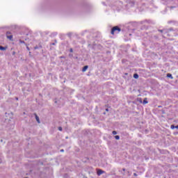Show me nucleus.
Segmentation results:
<instances>
[{"label": "nucleus", "mask_w": 178, "mask_h": 178, "mask_svg": "<svg viewBox=\"0 0 178 178\" xmlns=\"http://www.w3.org/2000/svg\"><path fill=\"white\" fill-rule=\"evenodd\" d=\"M120 31H122V29L119 26H115L112 28L111 33L112 35H115V34H119Z\"/></svg>", "instance_id": "obj_1"}, {"label": "nucleus", "mask_w": 178, "mask_h": 178, "mask_svg": "<svg viewBox=\"0 0 178 178\" xmlns=\"http://www.w3.org/2000/svg\"><path fill=\"white\" fill-rule=\"evenodd\" d=\"M10 32H7L6 35H7V38H8V40H10V41H12L13 40V35H10Z\"/></svg>", "instance_id": "obj_2"}, {"label": "nucleus", "mask_w": 178, "mask_h": 178, "mask_svg": "<svg viewBox=\"0 0 178 178\" xmlns=\"http://www.w3.org/2000/svg\"><path fill=\"white\" fill-rule=\"evenodd\" d=\"M104 173H105V171L102 170H97V176H101V175Z\"/></svg>", "instance_id": "obj_3"}, {"label": "nucleus", "mask_w": 178, "mask_h": 178, "mask_svg": "<svg viewBox=\"0 0 178 178\" xmlns=\"http://www.w3.org/2000/svg\"><path fill=\"white\" fill-rule=\"evenodd\" d=\"M87 69H88V65H86L83 67V68L82 69V72H86L87 70Z\"/></svg>", "instance_id": "obj_4"}, {"label": "nucleus", "mask_w": 178, "mask_h": 178, "mask_svg": "<svg viewBox=\"0 0 178 178\" xmlns=\"http://www.w3.org/2000/svg\"><path fill=\"white\" fill-rule=\"evenodd\" d=\"M167 77L171 79V80H173V76H172V74H167Z\"/></svg>", "instance_id": "obj_5"}, {"label": "nucleus", "mask_w": 178, "mask_h": 178, "mask_svg": "<svg viewBox=\"0 0 178 178\" xmlns=\"http://www.w3.org/2000/svg\"><path fill=\"white\" fill-rule=\"evenodd\" d=\"M147 99V97L144 99L143 102V105L148 104V101Z\"/></svg>", "instance_id": "obj_6"}, {"label": "nucleus", "mask_w": 178, "mask_h": 178, "mask_svg": "<svg viewBox=\"0 0 178 178\" xmlns=\"http://www.w3.org/2000/svg\"><path fill=\"white\" fill-rule=\"evenodd\" d=\"M35 119H36V121L38 122V123H40V118H38V115H37L35 113Z\"/></svg>", "instance_id": "obj_7"}, {"label": "nucleus", "mask_w": 178, "mask_h": 178, "mask_svg": "<svg viewBox=\"0 0 178 178\" xmlns=\"http://www.w3.org/2000/svg\"><path fill=\"white\" fill-rule=\"evenodd\" d=\"M0 51H6V47H3L2 46H0Z\"/></svg>", "instance_id": "obj_8"}, {"label": "nucleus", "mask_w": 178, "mask_h": 178, "mask_svg": "<svg viewBox=\"0 0 178 178\" xmlns=\"http://www.w3.org/2000/svg\"><path fill=\"white\" fill-rule=\"evenodd\" d=\"M134 79H138V74H134Z\"/></svg>", "instance_id": "obj_9"}, {"label": "nucleus", "mask_w": 178, "mask_h": 178, "mask_svg": "<svg viewBox=\"0 0 178 178\" xmlns=\"http://www.w3.org/2000/svg\"><path fill=\"white\" fill-rule=\"evenodd\" d=\"M115 140H120V137L119 136H115Z\"/></svg>", "instance_id": "obj_10"}, {"label": "nucleus", "mask_w": 178, "mask_h": 178, "mask_svg": "<svg viewBox=\"0 0 178 178\" xmlns=\"http://www.w3.org/2000/svg\"><path fill=\"white\" fill-rule=\"evenodd\" d=\"M113 136H116V134H118V132H116V131H113Z\"/></svg>", "instance_id": "obj_11"}, {"label": "nucleus", "mask_w": 178, "mask_h": 178, "mask_svg": "<svg viewBox=\"0 0 178 178\" xmlns=\"http://www.w3.org/2000/svg\"><path fill=\"white\" fill-rule=\"evenodd\" d=\"M170 129H172L173 130V129H175V125H171Z\"/></svg>", "instance_id": "obj_12"}, {"label": "nucleus", "mask_w": 178, "mask_h": 178, "mask_svg": "<svg viewBox=\"0 0 178 178\" xmlns=\"http://www.w3.org/2000/svg\"><path fill=\"white\" fill-rule=\"evenodd\" d=\"M58 130H59L60 131H62V127H58Z\"/></svg>", "instance_id": "obj_13"}, {"label": "nucleus", "mask_w": 178, "mask_h": 178, "mask_svg": "<svg viewBox=\"0 0 178 178\" xmlns=\"http://www.w3.org/2000/svg\"><path fill=\"white\" fill-rule=\"evenodd\" d=\"M70 52H73V49H70Z\"/></svg>", "instance_id": "obj_14"}, {"label": "nucleus", "mask_w": 178, "mask_h": 178, "mask_svg": "<svg viewBox=\"0 0 178 178\" xmlns=\"http://www.w3.org/2000/svg\"><path fill=\"white\" fill-rule=\"evenodd\" d=\"M106 112H109V109L106 108Z\"/></svg>", "instance_id": "obj_15"}, {"label": "nucleus", "mask_w": 178, "mask_h": 178, "mask_svg": "<svg viewBox=\"0 0 178 178\" xmlns=\"http://www.w3.org/2000/svg\"><path fill=\"white\" fill-rule=\"evenodd\" d=\"M175 129H178V125L175 126Z\"/></svg>", "instance_id": "obj_16"}, {"label": "nucleus", "mask_w": 178, "mask_h": 178, "mask_svg": "<svg viewBox=\"0 0 178 178\" xmlns=\"http://www.w3.org/2000/svg\"><path fill=\"white\" fill-rule=\"evenodd\" d=\"M16 99H17V101H18V100H19V98L16 97Z\"/></svg>", "instance_id": "obj_17"}, {"label": "nucleus", "mask_w": 178, "mask_h": 178, "mask_svg": "<svg viewBox=\"0 0 178 178\" xmlns=\"http://www.w3.org/2000/svg\"><path fill=\"white\" fill-rule=\"evenodd\" d=\"M60 152H63V149H61Z\"/></svg>", "instance_id": "obj_18"}, {"label": "nucleus", "mask_w": 178, "mask_h": 178, "mask_svg": "<svg viewBox=\"0 0 178 178\" xmlns=\"http://www.w3.org/2000/svg\"><path fill=\"white\" fill-rule=\"evenodd\" d=\"M160 32H161V33H162V32H163V31H162V30H160Z\"/></svg>", "instance_id": "obj_19"}]
</instances>
